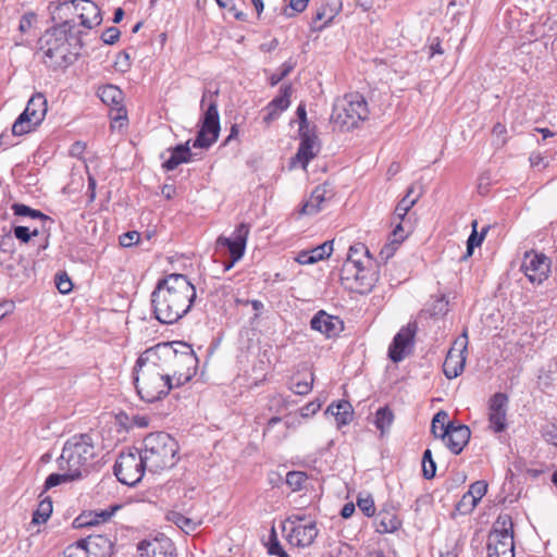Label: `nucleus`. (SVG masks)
I'll use <instances>...</instances> for the list:
<instances>
[{
  "label": "nucleus",
  "mask_w": 557,
  "mask_h": 557,
  "mask_svg": "<svg viewBox=\"0 0 557 557\" xmlns=\"http://www.w3.org/2000/svg\"><path fill=\"white\" fill-rule=\"evenodd\" d=\"M196 287L184 274L171 273L158 280L150 301L154 318L173 324L185 317L196 299Z\"/></svg>",
  "instance_id": "nucleus-1"
},
{
  "label": "nucleus",
  "mask_w": 557,
  "mask_h": 557,
  "mask_svg": "<svg viewBox=\"0 0 557 557\" xmlns=\"http://www.w3.org/2000/svg\"><path fill=\"white\" fill-rule=\"evenodd\" d=\"M147 350L153 357L152 360L159 362V368L176 381V386L190 381L197 372L198 358L186 343H160Z\"/></svg>",
  "instance_id": "nucleus-2"
},
{
  "label": "nucleus",
  "mask_w": 557,
  "mask_h": 557,
  "mask_svg": "<svg viewBox=\"0 0 557 557\" xmlns=\"http://www.w3.org/2000/svg\"><path fill=\"white\" fill-rule=\"evenodd\" d=\"M145 350L134 367V381L138 395L147 403H153L165 397L174 387L168 373L159 368V362Z\"/></svg>",
  "instance_id": "nucleus-3"
},
{
  "label": "nucleus",
  "mask_w": 557,
  "mask_h": 557,
  "mask_svg": "<svg viewBox=\"0 0 557 557\" xmlns=\"http://www.w3.org/2000/svg\"><path fill=\"white\" fill-rule=\"evenodd\" d=\"M99 453L100 448L92 434H74L65 441L58 463L65 465L83 479L90 473Z\"/></svg>",
  "instance_id": "nucleus-4"
},
{
  "label": "nucleus",
  "mask_w": 557,
  "mask_h": 557,
  "mask_svg": "<svg viewBox=\"0 0 557 557\" xmlns=\"http://www.w3.org/2000/svg\"><path fill=\"white\" fill-rule=\"evenodd\" d=\"M147 465V470L152 473L171 469L177 462L178 444L165 432H157L147 435L139 449Z\"/></svg>",
  "instance_id": "nucleus-5"
},
{
  "label": "nucleus",
  "mask_w": 557,
  "mask_h": 557,
  "mask_svg": "<svg viewBox=\"0 0 557 557\" xmlns=\"http://www.w3.org/2000/svg\"><path fill=\"white\" fill-rule=\"evenodd\" d=\"M369 116L368 102L359 92H350L335 100L331 115L333 126L342 132L351 131Z\"/></svg>",
  "instance_id": "nucleus-6"
},
{
  "label": "nucleus",
  "mask_w": 557,
  "mask_h": 557,
  "mask_svg": "<svg viewBox=\"0 0 557 557\" xmlns=\"http://www.w3.org/2000/svg\"><path fill=\"white\" fill-rule=\"evenodd\" d=\"M218 91H205L201 99L203 114L201 117L200 129L196 139L193 141L194 148H210L219 137L220 133V115L216 103Z\"/></svg>",
  "instance_id": "nucleus-7"
},
{
  "label": "nucleus",
  "mask_w": 557,
  "mask_h": 557,
  "mask_svg": "<svg viewBox=\"0 0 557 557\" xmlns=\"http://www.w3.org/2000/svg\"><path fill=\"white\" fill-rule=\"evenodd\" d=\"M70 30L62 27L53 26L48 29L39 39V50L44 53L46 63L53 66H62L69 62L70 48L67 42V34Z\"/></svg>",
  "instance_id": "nucleus-8"
},
{
  "label": "nucleus",
  "mask_w": 557,
  "mask_h": 557,
  "mask_svg": "<svg viewBox=\"0 0 557 557\" xmlns=\"http://www.w3.org/2000/svg\"><path fill=\"white\" fill-rule=\"evenodd\" d=\"M512 521L509 516H499L487 539L488 557H515Z\"/></svg>",
  "instance_id": "nucleus-9"
},
{
  "label": "nucleus",
  "mask_w": 557,
  "mask_h": 557,
  "mask_svg": "<svg viewBox=\"0 0 557 557\" xmlns=\"http://www.w3.org/2000/svg\"><path fill=\"white\" fill-rule=\"evenodd\" d=\"M286 539L293 546L309 547L318 536L317 523L299 513L290 515L283 524Z\"/></svg>",
  "instance_id": "nucleus-10"
},
{
  "label": "nucleus",
  "mask_w": 557,
  "mask_h": 557,
  "mask_svg": "<svg viewBox=\"0 0 557 557\" xmlns=\"http://www.w3.org/2000/svg\"><path fill=\"white\" fill-rule=\"evenodd\" d=\"M147 465L139 449L121 453L114 465V474L116 479L128 486H134L140 482Z\"/></svg>",
  "instance_id": "nucleus-11"
},
{
  "label": "nucleus",
  "mask_w": 557,
  "mask_h": 557,
  "mask_svg": "<svg viewBox=\"0 0 557 557\" xmlns=\"http://www.w3.org/2000/svg\"><path fill=\"white\" fill-rule=\"evenodd\" d=\"M250 225L248 223H240L236 226L230 237L219 236L215 242L218 249H227L230 260L224 262V271L231 270L236 262H238L246 250Z\"/></svg>",
  "instance_id": "nucleus-12"
},
{
  "label": "nucleus",
  "mask_w": 557,
  "mask_h": 557,
  "mask_svg": "<svg viewBox=\"0 0 557 557\" xmlns=\"http://www.w3.org/2000/svg\"><path fill=\"white\" fill-rule=\"evenodd\" d=\"M467 346L468 335L467 332H463L455 341L444 361L443 370L447 379H455L462 373L466 363Z\"/></svg>",
  "instance_id": "nucleus-13"
},
{
  "label": "nucleus",
  "mask_w": 557,
  "mask_h": 557,
  "mask_svg": "<svg viewBox=\"0 0 557 557\" xmlns=\"http://www.w3.org/2000/svg\"><path fill=\"white\" fill-rule=\"evenodd\" d=\"M508 396L505 393H496L488 400V429L494 433H502L508 426Z\"/></svg>",
  "instance_id": "nucleus-14"
},
{
  "label": "nucleus",
  "mask_w": 557,
  "mask_h": 557,
  "mask_svg": "<svg viewBox=\"0 0 557 557\" xmlns=\"http://www.w3.org/2000/svg\"><path fill=\"white\" fill-rule=\"evenodd\" d=\"M418 330L417 322H409L406 326L401 327L394 336L392 344L388 347V357L394 362H399L405 359L413 346V339Z\"/></svg>",
  "instance_id": "nucleus-15"
},
{
  "label": "nucleus",
  "mask_w": 557,
  "mask_h": 557,
  "mask_svg": "<svg viewBox=\"0 0 557 557\" xmlns=\"http://www.w3.org/2000/svg\"><path fill=\"white\" fill-rule=\"evenodd\" d=\"M525 276L533 284L543 283L549 274L548 258L543 253L527 252L521 265Z\"/></svg>",
  "instance_id": "nucleus-16"
},
{
  "label": "nucleus",
  "mask_w": 557,
  "mask_h": 557,
  "mask_svg": "<svg viewBox=\"0 0 557 557\" xmlns=\"http://www.w3.org/2000/svg\"><path fill=\"white\" fill-rule=\"evenodd\" d=\"M78 0H57L49 4V12L57 27L72 30L75 25Z\"/></svg>",
  "instance_id": "nucleus-17"
},
{
  "label": "nucleus",
  "mask_w": 557,
  "mask_h": 557,
  "mask_svg": "<svg viewBox=\"0 0 557 557\" xmlns=\"http://www.w3.org/2000/svg\"><path fill=\"white\" fill-rule=\"evenodd\" d=\"M300 144L295 158L292 163L296 162L306 170L309 162L319 153L320 143L314 131L299 132Z\"/></svg>",
  "instance_id": "nucleus-18"
},
{
  "label": "nucleus",
  "mask_w": 557,
  "mask_h": 557,
  "mask_svg": "<svg viewBox=\"0 0 557 557\" xmlns=\"http://www.w3.org/2000/svg\"><path fill=\"white\" fill-rule=\"evenodd\" d=\"M310 326L312 330L320 332L329 338L338 335L344 329L342 320L337 317L327 314L323 310L313 315L310 321Z\"/></svg>",
  "instance_id": "nucleus-19"
},
{
  "label": "nucleus",
  "mask_w": 557,
  "mask_h": 557,
  "mask_svg": "<svg viewBox=\"0 0 557 557\" xmlns=\"http://www.w3.org/2000/svg\"><path fill=\"white\" fill-rule=\"evenodd\" d=\"M140 557H176L172 541L168 537L141 541L138 544Z\"/></svg>",
  "instance_id": "nucleus-20"
},
{
  "label": "nucleus",
  "mask_w": 557,
  "mask_h": 557,
  "mask_svg": "<svg viewBox=\"0 0 557 557\" xmlns=\"http://www.w3.org/2000/svg\"><path fill=\"white\" fill-rule=\"evenodd\" d=\"M341 10L342 0H324L314 13L311 28L313 30H322L334 20Z\"/></svg>",
  "instance_id": "nucleus-21"
},
{
  "label": "nucleus",
  "mask_w": 557,
  "mask_h": 557,
  "mask_svg": "<svg viewBox=\"0 0 557 557\" xmlns=\"http://www.w3.org/2000/svg\"><path fill=\"white\" fill-rule=\"evenodd\" d=\"M333 197L329 184L317 186L310 197L305 201L300 212L307 215H313L324 209V203Z\"/></svg>",
  "instance_id": "nucleus-22"
},
{
  "label": "nucleus",
  "mask_w": 557,
  "mask_h": 557,
  "mask_svg": "<svg viewBox=\"0 0 557 557\" xmlns=\"http://www.w3.org/2000/svg\"><path fill=\"white\" fill-rule=\"evenodd\" d=\"M470 436L471 431L467 425L453 424L442 441L454 455H459L469 443Z\"/></svg>",
  "instance_id": "nucleus-23"
},
{
  "label": "nucleus",
  "mask_w": 557,
  "mask_h": 557,
  "mask_svg": "<svg viewBox=\"0 0 557 557\" xmlns=\"http://www.w3.org/2000/svg\"><path fill=\"white\" fill-rule=\"evenodd\" d=\"M90 557H109L113 549L112 541L102 534L89 535L81 540Z\"/></svg>",
  "instance_id": "nucleus-24"
},
{
  "label": "nucleus",
  "mask_w": 557,
  "mask_h": 557,
  "mask_svg": "<svg viewBox=\"0 0 557 557\" xmlns=\"http://www.w3.org/2000/svg\"><path fill=\"white\" fill-rule=\"evenodd\" d=\"M76 16L81 25L89 29L98 26L102 21L100 9L90 0H78Z\"/></svg>",
  "instance_id": "nucleus-25"
},
{
  "label": "nucleus",
  "mask_w": 557,
  "mask_h": 557,
  "mask_svg": "<svg viewBox=\"0 0 557 557\" xmlns=\"http://www.w3.org/2000/svg\"><path fill=\"white\" fill-rule=\"evenodd\" d=\"M408 234L409 231L405 230V226L401 223H397L388 237V242L381 248L379 255L380 259L386 262L392 258L400 244L407 238Z\"/></svg>",
  "instance_id": "nucleus-26"
},
{
  "label": "nucleus",
  "mask_w": 557,
  "mask_h": 557,
  "mask_svg": "<svg viewBox=\"0 0 557 557\" xmlns=\"http://www.w3.org/2000/svg\"><path fill=\"white\" fill-rule=\"evenodd\" d=\"M333 251V242H324L323 244L312 248L311 250H301L297 253L295 260L299 264H313L320 260L329 258Z\"/></svg>",
  "instance_id": "nucleus-27"
},
{
  "label": "nucleus",
  "mask_w": 557,
  "mask_h": 557,
  "mask_svg": "<svg viewBox=\"0 0 557 557\" xmlns=\"http://www.w3.org/2000/svg\"><path fill=\"white\" fill-rule=\"evenodd\" d=\"M190 140H187L185 144L176 145L173 148H170V158L163 162V168L166 171H173L182 163H187L191 161L193 153L190 151Z\"/></svg>",
  "instance_id": "nucleus-28"
},
{
  "label": "nucleus",
  "mask_w": 557,
  "mask_h": 557,
  "mask_svg": "<svg viewBox=\"0 0 557 557\" xmlns=\"http://www.w3.org/2000/svg\"><path fill=\"white\" fill-rule=\"evenodd\" d=\"M47 113V100L41 94L33 96L22 112L25 117H29L33 124H40Z\"/></svg>",
  "instance_id": "nucleus-29"
},
{
  "label": "nucleus",
  "mask_w": 557,
  "mask_h": 557,
  "mask_svg": "<svg viewBox=\"0 0 557 557\" xmlns=\"http://www.w3.org/2000/svg\"><path fill=\"white\" fill-rule=\"evenodd\" d=\"M377 281L375 272L368 270L364 265L355 277V281L349 284V288L358 294H368L372 290Z\"/></svg>",
  "instance_id": "nucleus-30"
},
{
  "label": "nucleus",
  "mask_w": 557,
  "mask_h": 557,
  "mask_svg": "<svg viewBox=\"0 0 557 557\" xmlns=\"http://www.w3.org/2000/svg\"><path fill=\"white\" fill-rule=\"evenodd\" d=\"M326 413L333 414L336 419L337 426L341 428L350 423L354 416V409L348 401L341 400L336 404H331L326 409Z\"/></svg>",
  "instance_id": "nucleus-31"
},
{
  "label": "nucleus",
  "mask_w": 557,
  "mask_h": 557,
  "mask_svg": "<svg viewBox=\"0 0 557 557\" xmlns=\"http://www.w3.org/2000/svg\"><path fill=\"white\" fill-rule=\"evenodd\" d=\"M400 520L394 512L380 511L375 518V531L383 533H393L400 527Z\"/></svg>",
  "instance_id": "nucleus-32"
},
{
  "label": "nucleus",
  "mask_w": 557,
  "mask_h": 557,
  "mask_svg": "<svg viewBox=\"0 0 557 557\" xmlns=\"http://www.w3.org/2000/svg\"><path fill=\"white\" fill-rule=\"evenodd\" d=\"M59 473H51L48 475L45 482V487L47 490L52 488L54 486H58L62 483L73 482L82 480L78 475H75L74 472H72L70 469L65 467V465L58 463Z\"/></svg>",
  "instance_id": "nucleus-33"
},
{
  "label": "nucleus",
  "mask_w": 557,
  "mask_h": 557,
  "mask_svg": "<svg viewBox=\"0 0 557 557\" xmlns=\"http://www.w3.org/2000/svg\"><path fill=\"white\" fill-rule=\"evenodd\" d=\"M453 424L454 423L449 421L448 413L444 410H441L435 413L432 419L431 432L435 437L443 440L445 435H447Z\"/></svg>",
  "instance_id": "nucleus-34"
},
{
  "label": "nucleus",
  "mask_w": 557,
  "mask_h": 557,
  "mask_svg": "<svg viewBox=\"0 0 557 557\" xmlns=\"http://www.w3.org/2000/svg\"><path fill=\"white\" fill-rule=\"evenodd\" d=\"M412 194L413 186L408 188L407 194L399 200L394 211V216L398 219V223H401L403 225L405 223V216L407 215L409 210L416 205L419 198L418 195L412 196Z\"/></svg>",
  "instance_id": "nucleus-35"
},
{
  "label": "nucleus",
  "mask_w": 557,
  "mask_h": 557,
  "mask_svg": "<svg viewBox=\"0 0 557 557\" xmlns=\"http://www.w3.org/2000/svg\"><path fill=\"white\" fill-rule=\"evenodd\" d=\"M362 268L363 262L361 259L350 258V260H345L341 269V280L346 283L348 288L349 284L355 281V277L358 275Z\"/></svg>",
  "instance_id": "nucleus-36"
},
{
  "label": "nucleus",
  "mask_w": 557,
  "mask_h": 557,
  "mask_svg": "<svg viewBox=\"0 0 557 557\" xmlns=\"http://www.w3.org/2000/svg\"><path fill=\"white\" fill-rule=\"evenodd\" d=\"M166 520L173 522L185 533L194 532L200 525V521L187 518L178 511L168 512Z\"/></svg>",
  "instance_id": "nucleus-37"
},
{
  "label": "nucleus",
  "mask_w": 557,
  "mask_h": 557,
  "mask_svg": "<svg viewBox=\"0 0 557 557\" xmlns=\"http://www.w3.org/2000/svg\"><path fill=\"white\" fill-rule=\"evenodd\" d=\"M101 101L108 106H120L123 100L122 90L114 85H107L99 89Z\"/></svg>",
  "instance_id": "nucleus-38"
},
{
  "label": "nucleus",
  "mask_w": 557,
  "mask_h": 557,
  "mask_svg": "<svg viewBox=\"0 0 557 557\" xmlns=\"http://www.w3.org/2000/svg\"><path fill=\"white\" fill-rule=\"evenodd\" d=\"M12 210L16 216L29 218L33 220H41L42 222L49 220V216L42 213L41 211L33 209L24 203H13Z\"/></svg>",
  "instance_id": "nucleus-39"
},
{
  "label": "nucleus",
  "mask_w": 557,
  "mask_h": 557,
  "mask_svg": "<svg viewBox=\"0 0 557 557\" xmlns=\"http://www.w3.org/2000/svg\"><path fill=\"white\" fill-rule=\"evenodd\" d=\"M292 96V86L290 85H284L280 88V94L274 99H272L268 104L276 109L277 111L284 112L288 109L290 104V98Z\"/></svg>",
  "instance_id": "nucleus-40"
},
{
  "label": "nucleus",
  "mask_w": 557,
  "mask_h": 557,
  "mask_svg": "<svg viewBox=\"0 0 557 557\" xmlns=\"http://www.w3.org/2000/svg\"><path fill=\"white\" fill-rule=\"evenodd\" d=\"M314 381V375L312 372H309L305 379H296L294 377L292 384L289 386L290 391L297 395H307L312 389V384Z\"/></svg>",
  "instance_id": "nucleus-41"
},
{
  "label": "nucleus",
  "mask_w": 557,
  "mask_h": 557,
  "mask_svg": "<svg viewBox=\"0 0 557 557\" xmlns=\"http://www.w3.org/2000/svg\"><path fill=\"white\" fill-rule=\"evenodd\" d=\"M394 414L387 407L380 408L375 412L374 424L384 434L392 425Z\"/></svg>",
  "instance_id": "nucleus-42"
},
{
  "label": "nucleus",
  "mask_w": 557,
  "mask_h": 557,
  "mask_svg": "<svg viewBox=\"0 0 557 557\" xmlns=\"http://www.w3.org/2000/svg\"><path fill=\"white\" fill-rule=\"evenodd\" d=\"M478 222L474 220L472 222V232L467 240V256H472L475 247L481 246L486 233L487 227H484L482 232L479 234L476 231Z\"/></svg>",
  "instance_id": "nucleus-43"
},
{
  "label": "nucleus",
  "mask_w": 557,
  "mask_h": 557,
  "mask_svg": "<svg viewBox=\"0 0 557 557\" xmlns=\"http://www.w3.org/2000/svg\"><path fill=\"white\" fill-rule=\"evenodd\" d=\"M39 124H33L29 117H25L22 113L12 125V134L22 136L35 129Z\"/></svg>",
  "instance_id": "nucleus-44"
},
{
  "label": "nucleus",
  "mask_w": 557,
  "mask_h": 557,
  "mask_svg": "<svg viewBox=\"0 0 557 557\" xmlns=\"http://www.w3.org/2000/svg\"><path fill=\"white\" fill-rule=\"evenodd\" d=\"M52 512V503L51 500H42L40 502L37 510L33 515V522L36 524L44 523L48 520Z\"/></svg>",
  "instance_id": "nucleus-45"
},
{
  "label": "nucleus",
  "mask_w": 557,
  "mask_h": 557,
  "mask_svg": "<svg viewBox=\"0 0 557 557\" xmlns=\"http://www.w3.org/2000/svg\"><path fill=\"white\" fill-rule=\"evenodd\" d=\"M308 476L302 471H289L286 474V484L294 491H300Z\"/></svg>",
  "instance_id": "nucleus-46"
},
{
  "label": "nucleus",
  "mask_w": 557,
  "mask_h": 557,
  "mask_svg": "<svg viewBox=\"0 0 557 557\" xmlns=\"http://www.w3.org/2000/svg\"><path fill=\"white\" fill-rule=\"evenodd\" d=\"M357 506L367 517H372L375 513L374 499L370 494H360L357 498Z\"/></svg>",
  "instance_id": "nucleus-47"
},
{
  "label": "nucleus",
  "mask_w": 557,
  "mask_h": 557,
  "mask_svg": "<svg viewBox=\"0 0 557 557\" xmlns=\"http://www.w3.org/2000/svg\"><path fill=\"white\" fill-rule=\"evenodd\" d=\"M37 24V15L34 12H27L22 15L18 23V30L22 35L29 33V30Z\"/></svg>",
  "instance_id": "nucleus-48"
},
{
  "label": "nucleus",
  "mask_w": 557,
  "mask_h": 557,
  "mask_svg": "<svg viewBox=\"0 0 557 557\" xmlns=\"http://www.w3.org/2000/svg\"><path fill=\"white\" fill-rule=\"evenodd\" d=\"M13 234L22 243H28L32 237L38 236L39 231L35 228L30 232L28 226L18 225L13 228Z\"/></svg>",
  "instance_id": "nucleus-49"
},
{
  "label": "nucleus",
  "mask_w": 557,
  "mask_h": 557,
  "mask_svg": "<svg viewBox=\"0 0 557 557\" xmlns=\"http://www.w3.org/2000/svg\"><path fill=\"white\" fill-rule=\"evenodd\" d=\"M120 508V506H112L110 509L100 510L99 512L95 513L96 519L95 520H84L79 523V525H86V524H94L99 522H106L108 521L113 513Z\"/></svg>",
  "instance_id": "nucleus-50"
},
{
  "label": "nucleus",
  "mask_w": 557,
  "mask_h": 557,
  "mask_svg": "<svg viewBox=\"0 0 557 557\" xmlns=\"http://www.w3.org/2000/svg\"><path fill=\"white\" fill-rule=\"evenodd\" d=\"M486 492L487 483L485 481H476L470 485L468 494L469 496L474 497V499L480 502Z\"/></svg>",
  "instance_id": "nucleus-51"
},
{
  "label": "nucleus",
  "mask_w": 557,
  "mask_h": 557,
  "mask_svg": "<svg viewBox=\"0 0 557 557\" xmlns=\"http://www.w3.org/2000/svg\"><path fill=\"white\" fill-rule=\"evenodd\" d=\"M360 256H366L368 259L371 258L369 249L366 245L358 243L350 246L346 260L360 259Z\"/></svg>",
  "instance_id": "nucleus-52"
},
{
  "label": "nucleus",
  "mask_w": 557,
  "mask_h": 557,
  "mask_svg": "<svg viewBox=\"0 0 557 557\" xmlns=\"http://www.w3.org/2000/svg\"><path fill=\"white\" fill-rule=\"evenodd\" d=\"M64 557H90L81 541L70 545L65 552Z\"/></svg>",
  "instance_id": "nucleus-53"
},
{
  "label": "nucleus",
  "mask_w": 557,
  "mask_h": 557,
  "mask_svg": "<svg viewBox=\"0 0 557 557\" xmlns=\"http://www.w3.org/2000/svg\"><path fill=\"white\" fill-rule=\"evenodd\" d=\"M268 553L272 556L288 557L287 553L282 548L276 535L273 533L268 545Z\"/></svg>",
  "instance_id": "nucleus-54"
},
{
  "label": "nucleus",
  "mask_w": 557,
  "mask_h": 557,
  "mask_svg": "<svg viewBox=\"0 0 557 557\" xmlns=\"http://www.w3.org/2000/svg\"><path fill=\"white\" fill-rule=\"evenodd\" d=\"M55 286L61 294H67L72 290L73 284L66 273L55 276Z\"/></svg>",
  "instance_id": "nucleus-55"
},
{
  "label": "nucleus",
  "mask_w": 557,
  "mask_h": 557,
  "mask_svg": "<svg viewBox=\"0 0 557 557\" xmlns=\"http://www.w3.org/2000/svg\"><path fill=\"white\" fill-rule=\"evenodd\" d=\"M542 434L546 442L557 447V423H547Z\"/></svg>",
  "instance_id": "nucleus-56"
},
{
  "label": "nucleus",
  "mask_w": 557,
  "mask_h": 557,
  "mask_svg": "<svg viewBox=\"0 0 557 557\" xmlns=\"http://www.w3.org/2000/svg\"><path fill=\"white\" fill-rule=\"evenodd\" d=\"M479 504V500L474 499V497L469 496L468 492L463 494L460 502L458 503V510L460 511H471L473 510L476 505Z\"/></svg>",
  "instance_id": "nucleus-57"
},
{
  "label": "nucleus",
  "mask_w": 557,
  "mask_h": 557,
  "mask_svg": "<svg viewBox=\"0 0 557 557\" xmlns=\"http://www.w3.org/2000/svg\"><path fill=\"white\" fill-rule=\"evenodd\" d=\"M119 28L111 26L108 27L101 35V40L107 45H114L120 38Z\"/></svg>",
  "instance_id": "nucleus-58"
},
{
  "label": "nucleus",
  "mask_w": 557,
  "mask_h": 557,
  "mask_svg": "<svg viewBox=\"0 0 557 557\" xmlns=\"http://www.w3.org/2000/svg\"><path fill=\"white\" fill-rule=\"evenodd\" d=\"M139 233L136 231H129L120 236V244L123 247H131L138 243Z\"/></svg>",
  "instance_id": "nucleus-59"
},
{
  "label": "nucleus",
  "mask_w": 557,
  "mask_h": 557,
  "mask_svg": "<svg viewBox=\"0 0 557 557\" xmlns=\"http://www.w3.org/2000/svg\"><path fill=\"white\" fill-rule=\"evenodd\" d=\"M296 114L299 119V132H307L311 131L308 121H307V112L305 106L300 104L298 106L296 110Z\"/></svg>",
  "instance_id": "nucleus-60"
},
{
  "label": "nucleus",
  "mask_w": 557,
  "mask_h": 557,
  "mask_svg": "<svg viewBox=\"0 0 557 557\" xmlns=\"http://www.w3.org/2000/svg\"><path fill=\"white\" fill-rule=\"evenodd\" d=\"M264 115H263V123L269 126L273 121L277 120L278 116L282 114L281 111H277L273 107L271 108L270 104H267V107L263 109Z\"/></svg>",
  "instance_id": "nucleus-61"
},
{
  "label": "nucleus",
  "mask_w": 557,
  "mask_h": 557,
  "mask_svg": "<svg viewBox=\"0 0 557 557\" xmlns=\"http://www.w3.org/2000/svg\"><path fill=\"white\" fill-rule=\"evenodd\" d=\"M422 472H423V476L426 479V480H431L435 476L436 474V463L434 460L432 461H426L425 463H422Z\"/></svg>",
  "instance_id": "nucleus-62"
},
{
  "label": "nucleus",
  "mask_w": 557,
  "mask_h": 557,
  "mask_svg": "<svg viewBox=\"0 0 557 557\" xmlns=\"http://www.w3.org/2000/svg\"><path fill=\"white\" fill-rule=\"evenodd\" d=\"M321 407L320 403L311 401L301 408V417L309 418L313 416Z\"/></svg>",
  "instance_id": "nucleus-63"
},
{
  "label": "nucleus",
  "mask_w": 557,
  "mask_h": 557,
  "mask_svg": "<svg viewBox=\"0 0 557 557\" xmlns=\"http://www.w3.org/2000/svg\"><path fill=\"white\" fill-rule=\"evenodd\" d=\"M309 0H290L289 7L297 13H300L306 10Z\"/></svg>",
  "instance_id": "nucleus-64"
}]
</instances>
